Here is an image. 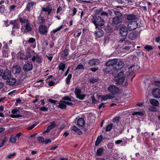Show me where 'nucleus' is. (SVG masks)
I'll return each instance as SVG.
<instances>
[{"instance_id":"680f3d73","label":"nucleus","mask_w":160,"mask_h":160,"mask_svg":"<svg viewBox=\"0 0 160 160\" xmlns=\"http://www.w3.org/2000/svg\"><path fill=\"white\" fill-rule=\"evenodd\" d=\"M16 154L15 152H14L13 153H10L8 155L7 157L9 158H11L12 157L15 156Z\"/></svg>"},{"instance_id":"5701e85b","label":"nucleus","mask_w":160,"mask_h":160,"mask_svg":"<svg viewBox=\"0 0 160 160\" xmlns=\"http://www.w3.org/2000/svg\"><path fill=\"white\" fill-rule=\"evenodd\" d=\"M42 11L46 12V13L48 15L51 13L52 11V8L51 6L48 5L45 7L43 8L42 9Z\"/></svg>"},{"instance_id":"4d7b16f0","label":"nucleus","mask_w":160,"mask_h":160,"mask_svg":"<svg viewBox=\"0 0 160 160\" xmlns=\"http://www.w3.org/2000/svg\"><path fill=\"white\" fill-rule=\"evenodd\" d=\"M11 117L12 118H17L22 117V115L20 114H12L11 115Z\"/></svg>"},{"instance_id":"2eb2a0df","label":"nucleus","mask_w":160,"mask_h":160,"mask_svg":"<svg viewBox=\"0 0 160 160\" xmlns=\"http://www.w3.org/2000/svg\"><path fill=\"white\" fill-rule=\"evenodd\" d=\"M56 126V123L55 121H53L50 123V125L47 128L46 130L44 132V133L49 132L50 130L53 129Z\"/></svg>"},{"instance_id":"c756f323","label":"nucleus","mask_w":160,"mask_h":160,"mask_svg":"<svg viewBox=\"0 0 160 160\" xmlns=\"http://www.w3.org/2000/svg\"><path fill=\"white\" fill-rule=\"evenodd\" d=\"M66 102L61 100L59 102L58 105V107L62 109H65L66 108Z\"/></svg>"},{"instance_id":"37998d69","label":"nucleus","mask_w":160,"mask_h":160,"mask_svg":"<svg viewBox=\"0 0 160 160\" xmlns=\"http://www.w3.org/2000/svg\"><path fill=\"white\" fill-rule=\"evenodd\" d=\"M63 26L62 25L59 26V27L57 28H56L53 29L52 30V32L53 33H55L57 32L60 31L61 29H62L63 28Z\"/></svg>"},{"instance_id":"c03bdc74","label":"nucleus","mask_w":160,"mask_h":160,"mask_svg":"<svg viewBox=\"0 0 160 160\" xmlns=\"http://www.w3.org/2000/svg\"><path fill=\"white\" fill-rule=\"evenodd\" d=\"M109 98H111L110 96L107 95H103L101 97L102 100L104 101Z\"/></svg>"},{"instance_id":"6ab92c4d","label":"nucleus","mask_w":160,"mask_h":160,"mask_svg":"<svg viewBox=\"0 0 160 160\" xmlns=\"http://www.w3.org/2000/svg\"><path fill=\"white\" fill-rule=\"evenodd\" d=\"M117 61L118 60L116 58L111 59L106 62L105 65L108 67L114 65L117 63Z\"/></svg>"},{"instance_id":"bb28decb","label":"nucleus","mask_w":160,"mask_h":160,"mask_svg":"<svg viewBox=\"0 0 160 160\" xmlns=\"http://www.w3.org/2000/svg\"><path fill=\"white\" fill-rule=\"evenodd\" d=\"M69 51L68 49H64L61 54V57L64 59H66L68 55Z\"/></svg>"},{"instance_id":"7ed1b4c3","label":"nucleus","mask_w":160,"mask_h":160,"mask_svg":"<svg viewBox=\"0 0 160 160\" xmlns=\"http://www.w3.org/2000/svg\"><path fill=\"white\" fill-rule=\"evenodd\" d=\"M74 92L76 97L80 100L83 99L86 96L85 94H81V89L79 87L75 88Z\"/></svg>"},{"instance_id":"a878e982","label":"nucleus","mask_w":160,"mask_h":160,"mask_svg":"<svg viewBox=\"0 0 160 160\" xmlns=\"http://www.w3.org/2000/svg\"><path fill=\"white\" fill-rule=\"evenodd\" d=\"M138 37L137 33L136 32H132L129 33L128 36L129 38L131 40H134L136 39Z\"/></svg>"},{"instance_id":"a18cd8bd","label":"nucleus","mask_w":160,"mask_h":160,"mask_svg":"<svg viewBox=\"0 0 160 160\" xmlns=\"http://www.w3.org/2000/svg\"><path fill=\"white\" fill-rule=\"evenodd\" d=\"M112 124H110L108 125L106 128V131L108 132L110 131L112 128Z\"/></svg>"},{"instance_id":"b1692460","label":"nucleus","mask_w":160,"mask_h":160,"mask_svg":"<svg viewBox=\"0 0 160 160\" xmlns=\"http://www.w3.org/2000/svg\"><path fill=\"white\" fill-rule=\"evenodd\" d=\"M35 60L37 62L40 63L42 62V58L38 55H36V56H33L32 58V60L34 62Z\"/></svg>"},{"instance_id":"c9c22d12","label":"nucleus","mask_w":160,"mask_h":160,"mask_svg":"<svg viewBox=\"0 0 160 160\" xmlns=\"http://www.w3.org/2000/svg\"><path fill=\"white\" fill-rule=\"evenodd\" d=\"M102 138L103 137L101 135L99 136L98 137L95 142V144L96 146L98 145L101 142L102 139Z\"/></svg>"},{"instance_id":"f8f14e48","label":"nucleus","mask_w":160,"mask_h":160,"mask_svg":"<svg viewBox=\"0 0 160 160\" xmlns=\"http://www.w3.org/2000/svg\"><path fill=\"white\" fill-rule=\"evenodd\" d=\"M11 75V74L10 71L8 69H6L4 71L2 77L3 79L6 80L10 78Z\"/></svg>"},{"instance_id":"8fccbe9b","label":"nucleus","mask_w":160,"mask_h":160,"mask_svg":"<svg viewBox=\"0 0 160 160\" xmlns=\"http://www.w3.org/2000/svg\"><path fill=\"white\" fill-rule=\"evenodd\" d=\"M16 140V137H14L13 136H12L9 139V141L11 143L15 142Z\"/></svg>"},{"instance_id":"a211bd4d","label":"nucleus","mask_w":160,"mask_h":160,"mask_svg":"<svg viewBox=\"0 0 160 160\" xmlns=\"http://www.w3.org/2000/svg\"><path fill=\"white\" fill-rule=\"evenodd\" d=\"M23 26L25 28V30L27 32H30L32 31V27L30 21L24 25Z\"/></svg>"},{"instance_id":"aec40b11","label":"nucleus","mask_w":160,"mask_h":160,"mask_svg":"<svg viewBox=\"0 0 160 160\" xmlns=\"http://www.w3.org/2000/svg\"><path fill=\"white\" fill-rule=\"evenodd\" d=\"M152 95L156 98L160 97V90L158 88L153 89L152 91Z\"/></svg>"},{"instance_id":"09e8293b","label":"nucleus","mask_w":160,"mask_h":160,"mask_svg":"<svg viewBox=\"0 0 160 160\" xmlns=\"http://www.w3.org/2000/svg\"><path fill=\"white\" fill-rule=\"evenodd\" d=\"M133 115H138L139 116H142L144 115L143 113L141 112H135L132 113Z\"/></svg>"},{"instance_id":"39448f33","label":"nucleus","mask_w":160,"mask_h":160,"mask_svg":"<svg viewBox=\"0 0 160 160\" xmlns=\"http://www.w3.org/2000/svg\"><path fill=\"white\" fill-rule=\"evenodd\" d=\"M31 56L30 52H28L26 54L19 52L18 53V58L22 59L27 60Z\"/></svg>"},{"instance_id":"de8ad7c7","label":"nucleus","mask_w":160,"mask_h":160,"mask_svg":"<svg viewBox=\"0 0 160 160\" xmlns=\"http://www.w3.org/2000/svg\"><path fill=\"white\" fill-rule=\"evenodd\" d=\"M155 106H151L149 107V110L152 112H156L157 110V108L155 107Z\"/></svg>"},{"instance_id":"0eeeda50","label":"nucleus","mask_w":160,"mask_h":160,"mask_svg":"<svg viewBox=\"0 0 160 160\" xmlns=\"http://www.w3.org/2000/svg\"><path fill=\"white\" fill-rule=\"evenodd\" d=\"M39 33L43 35H46L48 32V28L45 25H40L38 28Z\"/></svg>"},{"instance_id":"f03ea898","label":"nucleus","mask_w":160,"mask_h":160,"mask_svg":"<svg viewBox=\"0 0 160 160\" xmlns=\"http://www.w3.org/2000/svg\"><path fill=\"white\" fill-rule=\"evenodd\" d=\"M123 75V72H121L116 75L115 77V81L116 82V84L120 85L123 83L125 79Z\"/></svg>"},{"instance_id":"603ef678","label":"nucleus","mask_w":160,"mask_h":160,"mask_svg":"<svg viewBox=\"0 0 160 160\" xmlns=\"http://www.w3.org/2000/svg\"><path fill=\"white\" fill-rule=\"evenodd\" d=\"M120 118L119 117H117L113 119L112 122L115 123H118L119 121Z\"/></svg>"},{"instance_id":"e433bc0d","label":"nucleus","mask_w":160,"mask_h":160,"mask_svg":"<svg viewBox=\"0 0 160 160\" xmlns=\"http://www.w3.org/2000/svg\"><path fill=\"white\" fill-rule=\"evenodd\" d=\"M103 149L102 148H98L97 151V154L98 156H101L103 152Z\"/></svg>"},{"instance_id":"20e7f679","label":"nucleus","mask_w":160,"mask_h":160,"mask_svg":"<svg viewBox=\"0 0 160 160\" xmlns=\"http://www.w3.org/2000/svg\"><path fill=\"white\" fill-rule=\"evenodd\" d=\"M138 24L137 21H131L128 24L127 29L130 31L134 30L138 27Z\"/></svg>"},{"instance_id":"5fc2aeb1","label":"nucleus","mask_w":160,"mask_h":160,"mask_svg":"<svg viewBox=\"0 0 160 160\" xmlns=\"http://www.w3.org/2000/svg\"><path fill=\"white\" fill-rule=\"evenodd\" d=\"M44 20L42 17H39L38 18V23L40 24H42Z\"/></svg>"},{"instance_id":"a19ab883","label":"nucleus","mask_w":160,"mask_h":160,"mask_svg":"<svg viewBox=\"0 0 160 160\" xmlns=\"http://www.w3.org/2000/svg\"><path fill=\"white\" fill-rule=\"evenodd\" d=\"M144 48L147 51H150L152 50L154 48L152 46L146 45L144 47Z\"/></svg>"},{"instance_id":"cd10ccee","label":"nucleus","mask_w":160,"mask_h":160,"mask_svg":"<svg viewBox=\"0 0 160 160\" xmlns=\"http://www.w3.org/2000/svg\"><path fill=\"white\" fill-rule=\"evenodd\" d=\"M85 124L84 119L82 118H79L77 120V125L79 127H82Z\"/></svg>"},{"instance_id":"c85d7f7f","label":"nucleus","mask_w":160,"mask_h":160,"mask_svg":"<svg viewBox=\"0 0 160 160\" xmlns=\"http://www.w3.org/2000/svg\"><path fill=\"white\" fill-rule=\"evenodd\" d=\"M150 103L153 106L157 107L159 105V102L158 101L154 99H151L149 100Z\"/></svg>"},{"instance_id":"6e6552de","label":"nucleus","mask_w":160,"mask_h":160,"mask_svg":"<svg viewBox=\"0 0 160 160\" xmlns=\"http://www.w3.org/2000/svg\"><path fill=\"white\" fill-rule=\"evenodd\" d=\"M127 29V28L123 25L120 27V34L121 37H126L128 33Z\"/></svg>"},{"instance_id":"f704fd0d","label":"nucleus","mask_w":160,"mask_h":160,"mask_svg":"<svg viewBox=\"0 0 160 160\" xmlns=\"http://www.w3.org/2000/svg\"><path fill=\"white\" fill-rule=\"evenodd\" d=\"M98 81V78L97 77H92L89 80L90 82L94 84Z\"/></svg>"},{"instance_id":"412c9836","label":"nucleus","mask_w":160,"mask_h":160,"mask_svg":"<svg viewBox=\"0 0 160 160\" xmlns=\"http://www.w3.org/2000/svg\"><path fill=\"white\" fill-rule=\"evenodd\" d=\"M124 65V64L123 62L120 61L118 62L117 65L113 67V68L116 70H120L123 68Z\"/></svg>"},{"instance_id":"423d86ee","label":"nucleus","mask_w":160,"mask_h":160,"mask_svg":"<svg viewBox=\"0 0 160 160\" xmlns=\"http://www.w3.org/2000/svg\"><path fill=\"white\" fill-rule=\"evenodd\" d=\"M108 90L113 95L116 94L119 91V88L114 85H110L108 87Z\"/></svg>"},{"instance_id":"0e129e2a","label":"nucleus","mask_w":160,"mask_h":160,"mask_svg":"<svg viewBox=\"0 0 160 160\" xmlns=\"http://www.w3.org/2000/svg\"><path fill=\"white\" fill-rule=\"evenodd\" d=\"M114 145V144L113 143H109L108 144V147L109 149H111L112 148Z\"/></svg>"},{"instance_id":"1a4fd4ad","label":"nucleus","mask_w":160,"mask_h":160,"mask_svg":"<svg viewBox=\"0 0 160 160\" xmlns=\"http://www.w3.org/2000/svg\"><path fill=\"white\" fill-rule=\"evenodd\" d=\"M2 55L3 57H8V54L9 52L7 44H5L2 48Z\"/></svg>"},{"instance_id":"dca6fc26","label":"nucleus","mask_w":160,"mask_h":160,"mask_svg":"<svg viewBox=\"0 0 160 160\" xmlns=\"http://www.w3.org/2000/svg\"><path fill=\"white\" fill-rule=\"evenodd\" d=\"M10 24L13 25L12 29H17L20 27L19 23L16 20L11 21Z\"/></svg>"},{"instance_id":"69168bd1","label":"nucleus","mask_w":160,"mask_h":160,"mask_svg":"<svg viewBox=\"0 0 160 160\" xmlns=\"http://www.w3.org/2000/svg\"><path fill=\"white\" fill-rule=\"evenodd\" d=\"M134 72L133 71H130L129 72H128L127 73V76L128 77H131L134 75Z\"/></svg>"},{"instance_id":"052dcab7","label":"nucleus","mask_w":160,"mask_h":160,"mask_svg":"<svg viewBox=\"0 0 160 160\" xmlns=\"http://www.w3.org/2000/svg\"><path fill=\"white\" fill-rule=\"evenodd\" d=\"M5 7L4 5H2L0 6V12L1 13H2L5 9Z\"/></svg>"},{"instance_id":"3c124183","label":"nucleus","mask_w":160,"mask_h":160,"mask_svg":"<svg viewBox=\"0 0 160 160\" xmlns=\"http://www.w3.org/2000/svg\"><path fill=\"white\" fill-rule=\"evenodd\" d=\"M39 108V110L40 111H42L43 112L47 111L48 110V109L47 108L44 107L43 106V107H40L38 108Z\"/></svg>"},{"instance_id":"393cba45","label":"nucleus","mask_w":160,"mask_h":160,"mask_svg":"<svg viewBox=\"0 0 160 160\" xmlns=\"http://www.w3.org/2000/svg\"><path fill=\"white\" fill-rule=\"evenodd\" d=\"M16 82V80L15 78H10L8 79L6 82L7 84L12 86L15 84Z\"/></svg>"},{"instance_id":"774afa93","label":"nucleus","mask_w":160,"mask_h":160,"mask_svg":"<svg viewBox=\"0 0 160 160\" xmlns=\"http://www.w3.org/2000/svg\"><path fill=\"white\" fill-rule=\"evenodd\" d=\"M18 112H20L18 110L16 109H13L12 111V113L13 114H17Z\"/></svg>"},{"instance_id":"e2e57ef3","label":"nucleus","mask_w":160,"mask_h":160,"mask_svg":"<svg viewBox=\"0 0 160 160\" xmlns=\"http://www.w3.org/2000/svg\"><path fill=\"white\" fill-rule=\"evenodd\" d=\"M72 16H73L74 15H75L76 13L77 12V9L75 8H72Z\"/></svg>"},{"instance_id":"ddd939ff","label":"nucleus","mask_w":160,"mask_h":160,"mask_svg":"<svg viewBox=\"0 0 160 160\" xmlns=\"http://www.w3.org/2000/svg\"><path fill=\"white\" fill-rule=\"evenodd\" d=\"M36 5V3L33 2H28L26 6L25 10L26 11L30 12L31 9H32L33 7Z\"/></svg>"},{"instance_id":"f257e3e1","label":"nucleus","mask_w":160,"mask_h":160,"mask_svg":"<svg viewBox=\"0 0 160 160\" xmlns=\"http://www.w3.org/2000/svg\"><path fill=\"white\" fill-rule=\"evenodd\" d=\"M92 22L95 26L96 28H98V26H103L105 23L104 20L98 16L93 17Z\"/></svg>"},{"instance_id":"4be33fe9","label":"nucleus","mask_w":160,"mask_h":160,"mask_svg":"<svg viewBox=\"0 0 160 160\" xmlns=\"http://www.w3.org/2000/svg\"><path fill=\"white\" fill-rule=\"evenodd\" d=\"M122 20V17H115L112 19V22L116 25L121 23Z\"/></svg>"},{"instance_id":"58836bf2","label":"nucleus","mask_w":160,"mask_h":160,"mask_svg":"<svg viewBox=\"0 0 160 160\" xmlns=\"http://www.w3.org/2000/svg\"><path fill=\"white\" fill-rule=\"evenodd\" d=\"M46 81L48 83V85L50 86H54L56 84L52 80H49V78H48L46 79Z\"/></svg>"},{"instance_id":"13d9d810","label":"nucleus","mask_w":160,"mask_h":160,"mask_svg":"<svg viewBox=\"0 0 160 160\" xmlns=\"http://www.w3.org/2000/svg\"><path fill=\"white\" fill-rule=\"evenodd\" d=\"M38 140L39 142H44V138L42 137H39L38 138Z\"/></svg>"},{"instance_id":"9b49d317","label":"nucleus","mask_w":160,"mask_h":160,"mask_svg":"<svg viewBox=\"0 0 160 160\" xmlns=\"http://www.w3.org/2000/svg\"><path fill=\"white\" fill-rule=\"evenodd\" d=\"M33 68V65L31 62H27L24 65L23 69L24 71L27 72L31 70Z\"/></svg>"},{"instance_id":"ea45409f","label":"nucleus","mask_w":160,"mask_h":160,"mask_svg":"<svg viewBox=\"0 0 160 160\" xmlns=\"http://www.w3.org/2000/svg\"><path fill=\"white\" fill-rule=\"evenodd\" d=\"M84 69H85L84 67V66L83 65L79 64L76 68L75 69V70H84Z\"/></svg>"},{"instance_id":"473e14b6","label":"nucleus","mask_w":160,"mask_h":160,"mask_svg":"<svg viewBox=\"0 0 160 160\" xmlns=\"http://www.w3.org/2000/svg\"><path fill=\"white\" fill-rule=\"evenodd\" d=\"M65 66L66 65L65 63L63 62H60L58 68L59 70H61L63 71L65 68Z\"/></svg>"},{"instance_id":"9d476101","label":"nucleus","mask_w":160,"mask_h":160,"mask_svg":"<svg viewBox=\"0 0 160 160\" xmlns=\"http://www.w3.org/2000/svg\"><path fill=\"white\" fill-rule=\"evenodd\" d=\"M18 19L21 23L22 26L29 21L26 17L25 16H19Z\"/></svg>"},{"instance_id":"bf43d9fd","label":"nucleus","mask_w":160,"mask_h":160,"mask_svg":"<svg viewBox=\"0 0 160 160\" xmlns=\"http://www.w3.org/2000/svg\"><path fill=\"white\" fill-rule=\"evenodd\" d=\"M36 41L35 39L33 38H30L28 40V42L30 43H32Z\"/></svg>"},{"instance_id":"49530a36","label":"nucleus","mask_w":160,"mask_h":160,"mask_svg":"<svg viewBox=\"0 0 160 160\" xmlns=\"http://www.w3.org/2000/svg\"><path fill=\"white\" fill-rule=\"evenodd\" d=\"M101 15L103 18H107L108 15V12H102L101 13Z\"/></svg>"},{"instance_id":"72a5a7b5","label":"nucleus","mask_w":160,"mask_h":160,"mask_svg":"<svg viewBox=\"0 0 160 160\" xmlns=\"http://www.w3.org/2000/svg\"><path fill=\"white\" fill-rule=\"evenodd\" d=\"M72 77V74H69L65 79V83L67 85H69L70 82V80Z\"/></svg>"},{"instance_id":"6e6d98bb","label":"nucleus","mask_w":160,"mask_h":160,"mask_svg":"<svg viewBox=\"0 0 160 160\" xmlns=\"http://www.w3.org/2000/svg\"><path fill=\"white\" fill-rule=\"evenodd\" d=\"M91 98L92 100V102L93 103H96L98 101L97 99H96L95 98L94 96L93 95L91 96Z\"/></svg>"},{"instance_id":"2f4dec72","label":"nucleus","mask_w":160,"mask_h":160,"mask_svg":"<svg viewBox=\"0 0 160 160\" xmlns=\"http://www.w3.org/2000/svg\"><path fill=\"white\" fill-rule=\"evenodd\" d=\"M95 33L97 37L100 38L102 36L103 34V32L102 30L98 29V31H96Z\"/></svg>"},{"instance_id":"f3484780","label":"nucleus","mask_w":160,"mask_h":160,"mask_svg":"<svg viewBox=\"0 0 160 160\" xmlns=\"http://www.w3.org/2000/svg\"><path fill=\"white\" fill-rule=\"evenodd\" d=\"M127 20L134 21L137 19V16L133 13L128 14L126 15Z\"/></svg>"},{"instance_id":"4468645a","label":"nucleus","mask_w":160,"mask_h":160,"mask_svg":"<svg viewBox=\"0 0 160 160\" xmlns=\"http://www.w3.org/2000/svg\"><path fill=\"white\" fill-rule=\"evenodd\" d=\"M100 63L99 60L97 58L90 59L88 62V64L90 66H92L94 65H98Z\"/></svg>"},{"instance_id":"79ce46f5","label":"nucleus","mask_w":160,"mask_h":160,"mask_svg":"<svg viewBox=\"0 0 160 160\" xmlns=\"http://www.w3.org/2000/svg\"><path fill=\"white\" fill-rule=\"evenodd\" d=\"M114 13L116 16L115 17H122V13L118 11H114Z\"/></svg>"},{"instance_id":"864d4df0","label":"nucleus","mask_w":160,"mask_h":160,"mask_svg":"<svg viewBox=\"0 0 160 160\" xmlns=\"http://www.w3.org/2000/svg\"><path fill=\"white\" fill-rule=\"evenodd\" d=\"M62 100L65 101H71V99L68 96H65L62 98Z\"/></svg>"},{"instance_id":"4c0bfd02","label":"nucleus","mask_w":160,"mask_h":160,"mask_svg":"<svg viewBox=\"0 0 160 160\" xmlns=\"http://www.w3.org/2000/svg\"><path fill=\"white\" fill-rule=\"evenodd\" d=\"M14 69L15 70V73L19 74L21 72V69L19 66H17L13 67Z\"/></svg>"},{"instance_id":"7c9ffc66","label":"nucleus","mask_w":160,"mask_h":160,"mask_svg":"<svg viewBox=\"0 0 160 160\" xmlns=\"http://www.w3.org/2000/svg\"><path fill=\"white\" fill-rule=\"evenodd\" d=\"M70 128L71 130L78 133L79 135L82 134L81 131L75 126H72Z\"/></svg>"},{"instance_id":"338daca9","label":"nucleus","mask_w":160,"mask_h":160,"mask_svg":"<svg viewBox=\"0 0 160 160\" xmlns=\"http://www.w3.org/2000/svg\"><path fill=\"white\" fill-rule=\"evenodd\" d=\"M37 124H33L30 127H28V129L29 130H30L32 129Z\"/></svg>"}]
</instances>
